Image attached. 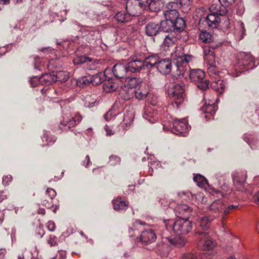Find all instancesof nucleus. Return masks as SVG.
Here are the masks:
<instances>
[{
    "label": "nucleus",
    "mask_w": 259,
    "mask_h": 259,
    "mask_svg": "<svg viewBox=\"0 0 259 259\" xmlns=\"http://www.w3.org/2000/svg\"><path fill=\"white\" fill-rule=\"evenodd\" d=\"M182 3L181 1L171 2L166 5L163 11H167L168 12H171V11L173 10L178 11V9L182 7Z\"/></svg>",
    "instance_id": "e433bc0d"
},
{
    "label": "nucleus",
    "mask_w": 259,
    "mask_h": 259,
    "mask_svg": "<svg viewBox=\"0 0 259 259\" xmlns=\"http://www.w3.org/2000/svg\"><path fill=\"white\" fill-rule=\"evenodd\" d=\"M91 81H92V80L90 79V76H83L79 77L76 80V84L77 87L84 88L91 84Z\"/></svg>",
    "instance_id": "c9c22d12"
},
{
    "label": "nucleus",
    "mask_w": 259,
    "mask_h": 259,
    "mask_svg": "<svg viewBox=\"0 0 259 259\" xmlns=\"http://www.w3.org/2000/svg\"><path fill=\"white\" fill-rule=\"evenodd\" d=\"M224 208V203L221 199L214 200L208 207V210L210 211L212 217L214 219L220 216V213Z\"/></svg>",
    "instance_id": "f8f14e48"
},
{
    "label": "nucleus",
    "mask_w": 259,
    "mask_h": 259,
    "mask_svg": "<svg viewBox=\"0 0 259 259\" xmlns=\"http://www.w3.org/2000/svg\"><path fill=\"white\" fill-rule=\"evenodd\" d=\"M46 141L48 142L49 144L52 145L54 144L56 141V137L54 136H50L47 135L45 137Z\"/></svg>",
    "instance_id": "e2e57ef3"
},
{
    "label": "nucleus",
    "mask_w": 259,
    "mask_h": 259,
    "mask_svg": "<svg viewBox=\"0 0 259 259\" xmlns=\"http://www.w3.org/2000/svg\"><path fill=\"white\" fill-rule=\"evenodd\" d=\"M129 63H127L126 65L123 64H116L114 65L112 72L115 77L117 78L123 79V85L121 86V91L120 92V96L122 100L124 101H128L130 100V77L126 76L127 72L130 67Z\"/></svg>",
    "instance_id": "f257e3e1"
},
{
    "label": "nucleus",
    "mask_w": 259,
    "mask_h": 259,
    "mask_svg": "<svg viewBox=\"0 0 259 259\" xmlns=\"http://www.w3.org/2000/svg\"><path fill=\"white\" fill-rule=\"evenodd\" d=\"M234 186L235 189L240 192H246L245 181L246 172L245 171H237L232 175Z\"/></svg>",
    "instance_id": "0eeeda50"
},
{
    "label": "nucleus",
    "mask_w": 259,
    "mask_h": 259,
    "mask_svg": "<svg viewBox=\"0 0 259 259\" xmlns=\"http://www.w3.org/2000/svg\"><path fill=\"white\" fill-rule=\"evenodd\" d=\"M56 81L66 82L69 78V73L66 71H60L55 73Z\"/></svg>",
    "instance_id": "f704fd0d"
},
{
    "label": "nucleus",
    "mask_w": 259,
    "mask_h": 259,
    "mask_svg": "<svg viewBox=\"0 0 259 259\" xmlns=\"http://www.w3.org/2000/svg\"><path fill=\"white\" fill-rule=\"evenodd\" d=\"M204 100L208 102V104L206 103L202 107L201 110L202 112L204 114V117L207 119H211L215 114L216 112L215 107L214 106V104L215 103V99L217 98H209L208 94L207 93H205L204 95Z\"/></svg>",
    "instance_id": "6e6552de"
},
{
    "label": "nucleus",
    "mask_w": 259,
    "mask_h": 259,
    "mask_svg": "<svg viewBox=\"0 0 259 259\" xmlns=\"http://www.w3.org/2000/svg\"><path fill=\"white\" fill-rule=\"evenodd\" d=\"M120 158L116 155H112L109 157V163L111 165H115L120 163Z\"/></svg>",
    "instance_id": "603ef678"
},
{
    "label": "nucleus",
    "mask_w": 259,
    "mask_h": 259,
    "mask_svg": "<svg viewBox=\"0 0 259 259\" xmlns=\"http://www.w3.org/2000/svg\"><path fill=\"white\" fill-rule=\"evenodd\" d=\"M163 0H151L149 5V9L152 12H158L164 7Z\"/></svg>",
    "instance_id": "cd10ccee"
},
{
    "label": "nucleus",
    "mask_w": 259,
    "mask_h": 259,
    "mask_svg": "<svg viewBox=\"0 0 259 259\" xmlns=\"http://www.w3.org/2000/svg\"><path fill=\"white\" fill-rule=\"evenodd\" d=\"M178 39V37L175 36L173 33H170L164 39L163 46L167 48L172 46L176 42Z\"/></svg>",
    "instance_id": "473e14b6"
},
{
    "label": "nucleus",
    "mask_w": 259,
    "mask_h": 259,
    "mask_svg": "<svg viewBox=\"0 0 259 259\" xmlns=\"http://www.w3.org/2000/svg\"><path fill=\"white\" fill-rule=\"evenodd\" d=\"M237 29L238 33L240 34V39H242L245 35V28L244 23L242 21H238L237 24Z\"/></svg>",
    "instance_id": "a18cd8bd"
},
{
    "label": "nucleus",
    "mask_w": 259,
    "mask_h": 259,
    "mask_svg": "<svg viewBox=\"0 0 259 259\" xmlns=\"http://www.w3.org/2000/svg\"><path fill=\"white\" fill-rule=\"evenodd\" d=\"M193 180L201 188L205 187L207 185V180L203 176L199 174L195 175L193 177Z\"/></svg>",
    "instance_id": "4c0bfd02"
},
{
    "label": "nucleus",
    "mask_w": 259,
    "mask_h": 259,
    "mask_svg": "<svg viewBox=\"0 0 259 259\" xmlns=\"http://www.w3.org/2000/svg\"><path fill=\"white\" fill-rule=\"evenodd\" d=\"M159 57L157 55H152L145 59L144 62L145 66L147 68H151L155 65H157Z\"/></svg>",
    "instance_id": "c756f323"
},
{
    "label": "nucleus",
    "mask_w": 259,
    "mask_h": 259,
    "mask_svg": "<svg viewBox=\"0 0 259 259\" xmlns=\"http://www.w3.org/2000/svg\"><path fill=\"white\" fill-rule=\"evenodd\" d=\"M105 73L103 72H99L93 76H90V79L92 80L91 83L93 85H98L105 81Z\"/></svg>",
    "instance_id": "c85d7f7f"
},
{
    "label": "nucleus",
    "mask_w": 259,
    "mask_h": 259,
    "mask_svg": "<svg viewBox=\"0 0 259 259\" xmlns=\"http://www.w3.org/2000/svg\"><path fill=\"white\" fill-rule=\"evenodd\" d=\"M56 236L54 235H50L49 238L48 240V243L51 246H55L57 244L55 240Z\"/></svg>",
    "instance_id": "69168bd1"
},
{
    "label": "nucleus",
    "mask_w": 259,
    "mask_h": 259,
    "mask_svg": "<svg viewBox=\"0 0 259 259\" xmlns=\"http://www.w3.org/2000/svg\"><path fill=\"white\" fill-rule=\"evenodd\" d=\"M176 215L180 219H188L192 213V209L186 204L178 205L175 208Z\"/></svg>",
    "instance_id": "4468645a"
},
{
    "label": "nucleus",
    "mask_w": 259,
    "mask_h": 259,
    "mask_svg": "<svg viewBox=\"0 0 259 259\" xmlns=\"http://www.w3.org/2000/svg\"><path fill=\"white\" fill-rule=\"evenodd\" d=\"M178 195L183 199L187 200L191 195V193L189 191H182L178 192Z\"/></svg>",
    "instance_id": "13d9d810"
},
{
    "label": "nucleus",
    "mask_w": 259,
    "mask_h": 259,
    "mask_svg": "<svg viewBox=\"0 0 259 259\" xmlns=\"http://www.w3.org/2000/svg\"><path fill=\"white\" fill-rule=\"evenodd\" d=\"M254 59L250 53L241 52L237 55V66L243 71L253 68Z\"/></svg>",
    "instance_id": "39448f33"
},
{
    "label": "nucleus",
    "mask_w": 259,
    "mask_h": 259,
    "mask_svg": "<svg viewBox=\"0 0 259 259\" xmlns=\"http://www.w3.org/2000/svg\"><path fill=\"white\" fill-rule=\"evenodd\" d=\"M130 107L128 104L125 105V108L123 110L124 115L122 122L120 123V126L123 130H128L130 127Z\"/></svg>",
    "instance_id": "b1692460"
},
{
    "label": "nucleus",
    "mask_w": 259,
    "mask_h": 259,
    "mask_svg": "<svg viewBox=\"0 0 259 259\" xmlns=\"http://www.w3.org/2000/svg\"><path fill=\"white\" fill-rule=\"evenodd\" d=\"M36 233L38 234L40 237H42L45 234V232L43 229L42 225H39L36 229Z\"/></svg>",
    "instance_id": "0e129e2a"
},
{
    "label": "nucleus",
    "mask_w": 259,
    "mask_h": 259,
    "mask_svg": "<svg viewBox=\"0 0 259 259\" xmlns=\"http://www.w3.org/2000/svg\"><path fill=\"white\" fill-rule=\"evenodd\" d=\"M144 66V62L142 60L135 59L134 58H132L131 60V72L139 71Z\"/></svg>",
    "instance_id": "7c9ffc66"
},
{
    "label": "nucleus",
    "mask_w": 259,
    "mask_h": 259,
    "mask_svg": "<svg viewBox=\"0 0 259 259\" xmlns=\"http://www.w3.org/2000/svg\"><path fill=\"white\" fill-rule=\"evenodd\" d=\"M199 39L203 42L208 43L211 40V35L206 31H202L199 35Z\"/></svg>",
    "instance_id": "79ce46f5"
},
{
    "label": "nucleus",
    "mask_w": 259,
    "mask_h": 259,
    "mask_svg": "<svg viewBox=\"0 0 259 259\" xmlns=\"http://www.w3.org/2000/svg\"><path fill=\"white\" fill-rule=\"evenodd\" d=\"M39 82L45 85H49L53 82H56L55 77V72L48 73L43 74L38 79Z\"/></svg>",
    "instance_id": "aec40b11"
},
{
    "label": "nucleus",
    "mask_w": 259,
    "mask_h": 259,
    "mask_svg": "<svg viewBox=\"0 0 259 259\" xmlns=\"http://www.w3.org/2000/svg\"><path fill=\"white\" fill-rule=\"evenodd\" d=\"M198 83V84L197 85V87L199 89H200L202 90H203V91L208 89V88L209 87V81L207 80H204V81L203 80Z\"/></svg>",
    "instance_id": "864d4df0"
},
{
    "label": "nucleus",
    "mask_w": 259,
    "mask_h": 259,
    "mask_svg": "<svg viewBox=\"0 0 259 259\" xmlns=\"http://www.w3.org/2000/svg\"><path fill=\"white\" fill-rule=\"evenodd\" d=\"M156 68L158 71L162 74H169L171 70V60L169 59H164L159 60Z\"/></svg>",
    "instance_id": "2eb2a0df"
},
{
    "label": "nucleus",
    "mask_w": 259,
    "mask_h": 259,
    "mask_svg": "<svg viewBox=\"0 0 259 259\" xmlns=\"http://www.w3.org/2000/svg\"><path fill=\"white\" fill-rule=\"evenodd\" d=\"M115 115V114L113 113L112 109L109 110L106 114L104 115V118L106 121H109Z\"/></svg>",
    "instance_id": "052dcab7"
},
{
    "label": "nucleus",
    "mask_w": 259,
    "mask_h": 259,
    "mask_svg": "<svg viewBox=\"0 0 259 259\" xmlns=\"http://www.w3.org/2000/svg\"><path fill=\"white\" fill-rule=\"evenodd\" d=\"M183 259H197V255L192 253H187L183 255Z\"/></svg>",
    "instance_id": "774afa93"
},
{
    "label": "nucleus",
    "mask_w": 259,
    "mask_h": 259,
    "mask_svg": "<svg viewBox=\"0 0 259 259\" xmlns=\"http://www.w3.org/2000/svg\"><path fill=\"white\" fill-rule=\"evenodd\" d=\"M41 204L48 208H51L53 205V200L51 198H47V197L42 200Z\"/></svg>",
    "instance_id": "4d7b16f0"
},
{
    "label": "nucleus",
    "mask_w": 259,
    "mask_h": 259,
    "mask_svg": "<svg viewBox=\"0 0 259 259\" xmlns=\"http://www.w3.org/2000/svg\"><path fill=\"white\" fill-rule=\"evenodd\" d=\"M238 208V205H231L227 207L224 210L222 214V218L225 219L226 215L231 213L234 210L237 209Z\"/></svg>",
    "instance_id": "49530a36"
},
{
    "label": "nucleus",
    "mask_w": 259,
    "mask_h": 259,
    "mask_svg": "<svg viewBox=\"0 0 259 259\" xmlns=\"http://www.w3.org/2000/svg\"><path fill=\"white\" fill-rule=\"evenodd\" d=\"M172 30L176 32H182L185 27V21L184 19L179 16L172 21Z\"/></svg>",
    "instance_id": "393cba45"
},
{
    "label": "nucleus",
    "mask_w": 259,
    "mask_h": 259,
    "mask_svg": "<svg viewBox=\"0 0 259 259\" xmlns=\"http://www.w3.org/2000/svg\"><path fill=\"white\" fill-rule=\"evenodd\" d=\"M132 92L134 93L135 97L139 100H142L146 98L149 93L147 85L143 83L137 88L134 89Z\"/></svg>",
    "instance_id": "dca6fc26"
},
{
    "label": "nucleus",
    "mask_w": 259,
    "mask_h": 259,
    "mask_svg": "<svg viewBox=\"0 0 259 259\" xmlns=\"http://www.w3.org/2000/svg\"><path fill=\"white\" fill-rule=\"evenodd\" d=\"M151 110L149 109H147L146 111L144 112L143 117L144 119L148 121L149 122L151 123H154L156 120L157 117L155 115L153 114H151Z\"/></svg>",
    "instance_id": "ea45409f"
},
{
    "label": "nucleus",
    "mask_w": 259,
    "mask_h": 259,
    "mask_svg": "<svg viewBox=\"0 0 259 259\" xmlns=\"http://www.w3.org/2000/svg\"><path fill=\"white\" fill-rule=\"evenodd\" d=\"M82 119V117L79 114H76L73 117L67 120H63L60 122V128L62 130H67L75 126L79 123Z\"/></svg>",
    "instance_id": "ddd939ff"
},
{
    "label": "nucleus",
    "mask_w": 259,
    "mask_h": 259,
    "mask_svg": "<svg viewBox=\"0 0 259 259\" xmlns=\"http://www.w3.org/2000/svg\"><path fill=\"white\" fill-rule=\"evenodd\" d=\"M168 242L176 247H182L186 244V240L181 236L175 237L174 238L166 237Z\"/></svg>",
    "instance_id": "bb28decb"
},
{
    "label": "nucleus",
    "mask_w": 259,
    "mask_h": 259,
    "mask_svg": "<svg viewBox=\"0 0 259 259\" xmlns=\"http://www.w3.org/2000/svg\"><path fill=\"white\" fill-rule=\"evenodd\" d=\"M133 58H134L135 59L142 60L143 61V59L144 58V54L140 51L136 50Z\"/></svg>",
    "instance_id": "bf43d9fd"
},
{
    "label": "nucleus",
    "mask_w": 259,
    "mask_h": 259,
    "mask_svg": "<svg viewBox=\"0 0 259 259\" xmlns=\"http://www.w3.org/2000/svg\"><path fill=\"white\" fill-rule=\"evenodd\" d=\"M189 76L191 81L195 83L199 82L203 80L205 73L201 69H194L190 71Z\"/></svg>",
    "instance_id": "f3484780"
},
{
    "label": "nucleus",
    "mask_w": 259,
    "mask_h": 259,
    "mask_svg": "<svg viewBox=\"0 0 259 259\" xmlns=\"http://www.w3.org/2000/svg\"><path fill=\"white\" fill-rule=\"evenodd\" d=\"M164 223L167 230L172 231L178 234H187L192 228V222L188 219L181 218L176 221L168 220L165 221Z\"/></svg>",
    "instance_id": "f03ea898"
},
{
    "label": "nucleus",
    "mask_w": 259,
    "mask_h": 259,
    "mask_svg": "<svg viewBox=\"0 0 259 259\" xmlns=\"http://www.w3.org/2000/svg\"><path fill=\"white\" fill-rule=\"evenodd\" d=\"M207 72L209 75L211 77L215 76L218 74V70L216 68L215 65H211L207 66Z\"/></svg>",
    "instance_id": "8fccbe9b"
},
{
    "label": "nucleus",
    "mask_w": 259,
    "mask_h": 259,
    "mask_svg": "<svg viewBox=\"0 0 259 259\" xmlns=\"http://www.w3.org/2000/svg\"><path fill=\"white\" fill-rule=\"evenodd\" d=\"M195 234L198 235L197 246L199 249L211 250L216 246V242L208 235L207 232H201L199 228L196 230Z\"/></svg>",
    "instance_id": "20e7f679"
},
{
    "label": "nucleus",
    "mask_w": 259,
    "mask_h": 259,
    "mask_svg": "<svg viewBox=\"0 0 259 259\" xmlns=\"http://www.w3.org/2000/svg\"><path fill=\"white\" fill-rule=\"evenodd\" d=\"M163 15L165 19L172 21L179 16V13L178 11H171V12H168L167 11H163Z\"/></svg>",
    "instance_id": "58836bf2"
},
{
    "label": "nucleus",
    "mask_w": 259,
    "mask_h": 259,
    "mask_svg": "<svg viewBox=\"0 0 259 259\" xmlns=\"http://www.w3.org/2000/svg\"><path fill=\"white\" fill-rule=\"evenodd\" d=\"M210 85L212 89L219 94H223L227 88V83L221 79L212 81Z\"/></svg>",
    "instance_id": "6ab92c4d"
},
{
    "label": "nucleus",
    "mask_w": 259,
    "mask_h": 259,
    "mask_svg": "<svg viewBox=\"0 0 259 259\" xmlns=\"http://www.w3.org/2000/svg\"><path fill=\"white\" fill-rule=\"evenodd\" d=\"M211 14H215L218 16H224L227 13V9L225 6L213 4L209 8Z\"/></svg>",
    "instance_id": "a878e982"
},
{
    "label": "nucleus",
    "mask_w": 259,
    "mask_h": 259,
    "mask_svg": "<svg viewBox=\"0 0 259 259\" xmlns=\"http://www.w3.org/2000/svg\"><path fill=\"white\" fill-rule=\"evenodd\" d=\"M250 119L253 124H259V108L255 110L254 113L251 116Z\"/></svg>",
    "instance_id": "09e8293b"
},
{
    "label": "nucleus",
    "mask_w": 259,
    "mask_h": 259,
    "mask_svg": "<svg viewBox=\"0 0 259 259\" xmlns=\"http://www.w3.org/2000/svg\"><path fill=\"white\" fill-rule=\"evenodd\" d=\"M160 31L165 32H168L172 30L173 23L167 19H165L164 20L161 21L159 25Z\"/></svg>",
    "instance_id": "2f4dec72"
},
{
    "label": "nucleus",
    "mask_w": 259,
    "mask_h": 259,
    "mask_svg": "<svg viewBox=\"0 0 259 259\" xmlns=\"http://www.w3.org/2000/svg\"><path fill=\"white\" fill-rule=\"evenodd\" d=\"M73 62L74 64L79 65L86 62L92 63V59L85 56H80L75 58Z\"/></svg>",
    "instance_id": "a19ab883"
},
{
    "label": "nucleus",
    "mask_w": 259,
    "mask_h": 259,
    "mask_svg": "<svg viewBox=\"0 0 259 259\" xmlns=\"http://www.w3.org/2000/svg\"><path fill=\"white\" fill-rule=\"evenodd\" d=\"M212 193L213 195H216L217 197H224L225 194L227 193V192H221L219 190H218L214 188L211 189Z\"/></svg>",
    "instance_id": "338daca9"
},
{
    "label": "nucleus",
    "mask_w": 259,
    "mask_h": 259,
    "mask_svg": "<svg viewBox=\"0 0 259 259\" xmlns=\"http://www.w3.org/2000/svg\"><path fill=\"white\" fill-rule=\"evenodd\" d=\"M143 83L139 79L131 77V90L133 89V90Z\"/></svg>",
    "instance_id": "de8ad7c7"
},
{
    "label": "nucleus",
    "mask_w": 259,
    "mask_h": 259,
    "mask_svg": "<svg viewBox=\"0 0 259 259\" xmlns=\"http://www.w3.org/2000/svg\"><path fill=\"white\" fill-rule=\"evenodd\" d=\"M173 127L171 132L177 135H182L185 136L186 134L189 131L190 126L188 124V121L186 118L182 119H176L174 120Z\"/></svg>",
    "instance_id": "1a4fd4ad"
},
{
    "label": "nucleus",
    "mask_w": 259,
    "mask_h": 259,
    "mask_svg": "<svg viewBox=\"0 0 259 259\" xmlns=\"http://www.w3.org/2000/svg\"><path fill=\"white\" fill-rule=\"evenodd\" d=\"M56 192L55 190L52 188H48L46 192L45 197L47 198H51L53 200V198L56 196Z\"/></svg>",
    "instance_id": "3c124183"
},
{
    "label": "nucleus",
    "mask_w": 259,
    "mask_h": 259,
    "mask_svg": "<svg viewBox=\"0 0 259 259\" xmlns=\"http://www.w3.org/2000/svg\"><path fill=\"white\" fill-rule=\"evenodd\" d=\"M192 56L187 55L177 56L175 58V64L176 66V77L187 78L189 75L190 67L188 63L191 60Z\"/></svg>",
    "instance_id": "7ed1b4c3"
},
{
    "label": "nucleus",
    "mask_w": 259,
    "mask_h": 259,
    "mask_svg": "<svg viewBox=\"0 0 259 259\" xmlns=\"http://www.w3.org/2000/svg\"><path fill=\"white\" fill-rule=\"evenodd\" d=\"M204 60L205 63L207 64V66L216 65L215 53L204 57Z\"/></svg>",
    "instance_id": "37998d69"
},
{
    "label": "nucleus",
    "mask_w": 259,
    "mask_h": 259,
    "mask_svg": "<svg viewBox=\"0 0 259 259\" xmlns=\"http://www.w3.org/2000/svg\"><path fill=\"white\" fill-rule=\"evenodd\" d=\"M117 88V84L110 79L105 80L103 85V90L106 93H110L115 91Z\"/></svg>",
    "instance_id": "72a5a7b5"
},
{
    "label": "nucleus",
    "mask_w": 259,
    "mask_h": 259,
    "mask_svg": "<svg viewBox=\"0 0 259 259\" xmlns=\"http://www.w3.org/2000/svg\"><path fill=\"white\" fill-rule=\"evenodd\" d=\"M205 22L209 27L216 28L219 23L221 22V18L219 16L210 13L205 18Z\"/></svg>",
    "instance_id": "412c9836"
},
{
    "label": "nucleus",
    "mask_w": 259,
    "mask_h": 259,
    "mask_svg": "<svg viewBox=\"0 0 259 259\" xmlns=\"http://www.w3.org/2000/svg\"><path fill=\"white\" fill-rule=\"evenodd\" d=\"M12 177L11 175L4 176L3 177V184L5 186L9 185L10 183L12 180Z\"/></svg>",
    "instance_id": "680f3d73"
},
{
    "label": "nucleus",
    "mask_w": 259,
    "mask_h": 259,
    "mask_svg": "<svg viewBox=\"0 0 259 259\" xmlns=\"http://www.w3.org/2000/svg\"><path fill=\"white\" fill-rule=\"evenodd\" d=\"M214 219V218L212 217L211 215H205L200 218L198 221V223L199 224V228L202 230V231H200L206 232V231L209 228L210 223Z\"/></svg>",
    "instance_id": "a211bd4d"
},
{
    "label": "nucleus",
    "mask_w": 259,
    "mask_h": 259,
    "mask_svg": "<svg viewBox=\"0 0 259 259\" xmlns=\"http://www.w3.org/2000/svg\"><path fill=\"white\" fill-rule=\"evenodd\" d=\"M223 18L221 19V21H223L222 24L224 28L228 29L230 28V19L228 16H225V15L223 16Z\"/></svg>",
    "instance_id": "5fc2aeb1"
},
{
    "label": "nucleus",
    "mask_w": 259,
    "mask_h": 259,
    "mask_svg": "<svg viewBox=\"0 0 259 259\" xmlns=\"http://www.w3.org/2000/svg\"><path fill=\"white\" fill-rule=\"evenodd\" d=\"M168 95L172 100H178L175 104L178 106L183 101L184 89L180 84L173 83L168 89Z\"/></svg>",
    "instance_id": "423d86ee"
},
{
    "label": "nucleus",
    "mask_w": 259,
    "mask_h": 259,
    "mask_svg": "<svg viewBox=\"0 0 259 259\" xmlns=\"http://www.w3.org/2000/svg\"><path fill=\"white\" fill-rule=\"evenodd\" d=\"M156 238L157 237L154 231L148 229L143 231L140 237L138 238L137 240L143 245H146L154 242Z\"/></svg>",
    "instance_id": "9b49d317"
},
{
    "label": "nucleus",
    "mask_w": 259,
    "mask_h": 259,
    "mask_svg": "<svg viewBox=\"0 0 259 259\" xmlns=\"http://www.w3.org/2000/svg\"><path fill=\"white\" fill-rule=\"evenodd\" d=\"M113 208L116 210H123L128 208V202L124 201L121 197H118L112 201Z\"/></svg>",
    "instance_id": "4be33fe9"
},
{
    "label": "nucleus",
    "mask_w": 259,
    "mask_h": 259,
    "mask_svg": "<svg viewBox=\"0 0 259 259\" xmlns=\"http://www.w3.org/2000/svg\"><path fill=\"white\" fill-rule=\"evenodd\" d=\"M218 45H215V46L212 45H210L209 46H206L203 47V53H204V57H206V56H208L209 55H211V54H214V52L213 51V49L218 48Z\"/></svg>",
    "instance_id": "c03bdc74"
},
{
    "label": "nucleus",
    "mask_w": 259,
    "mask_h": 259,
    "mask_svg": "<svg viewBox=\"0 0 259 259\" xmlns=\"http://www.w3.org/2000/svg\"><path fill=\"white\" fill-rule=\"evenodd\" d=\"M131 16L138 17L146 8L142 0H131Z\"/></svg>",
    "instance_id": "9d476101"
},
{
    "label": "nucleus",
    "mask_w": 259,
    "mask_h": 259,
    "mask_svg": "<svg viewBox=\"0 0 259 259\" xmlns=\"http://www.w3.org/2000/svg\"><path fill=\"white\" fill-rule=\"evenodd\" d=\"M115 18L118 22H126L127 20L126 15H125L124 13L119 12L116 14L115 16Z\"/></svg>",
    "instance_id": "6e6d98bb"
},
{
    "label": "nucleus",
    "mask_w": 259,
    "mask_h": 259,
    "mask_svg": "<svg viewBox=\"0 0 259 259\" xmlns=\"http://www.w3.org/2000/svg\"><path fill=\"white\" fill-rule=\"evenodd\" d=\"M145 31L147 35L153 36L157 35L160 30L158 24L151 22L146 26Z\"/></svg>",
    "instance_id": "5701e85b"
}]
</instances>
